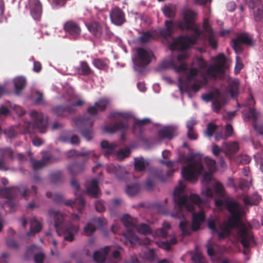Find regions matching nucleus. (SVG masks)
I'll return each instance as SVG.
<instances>
[{
    "label": "nucleus",
    "mask_w": 263,
    "mask_h": 263,
    "mask_svg": "<svg viewBox=\"0 0 263 263\" xmlns=\"http://www.w3.org/2000/svg\"><path fill=\"white\" fill-rule=\"evenodd\" d=\"M225 207L230 213V216L228 221L232 227H238V235L240 242L244 248H249L251 243L254 242V235L252 232L241 222V219L245 214L240 204L235 201H225Z\"/></svg>",
    "instance_id": "1"
},
{
    "label": "nucleus",
    "mask_w": 263,
    "mask_h": 263,
    "mask_svg": "<svg viewBox=\"0 0 263 263\" xmlns=\"http://www.w3.org/2000/svg\"><path fill=\"white\" fill-rule=\"evenodd\" d=\"M184 187L182 185L176 187L174 191V201L175 205L174 211L171 214L172 217L183 218L184 209H186L188 212H192L194 210L193 203L200 205L203 203V200L199 195L195 194L190 195L189 199L192 203L190 202L186 196L182 195Z\"/></svg>",
    "instance_id": "2"
},
{
    "label": "nucleus",
    "mask_w": 263,
    "mask_h": 263,
    "mask_svg": "<svg viewBox=\"0 0 263 263\" xmlns=\"http://www.w3.org/2000/svg\"><path fill=\"white\" fill-rule=\"evenodd\" d=\"M109 103L108 99H100L96 102L93 105L90 106L87 108V111L91 116H84L76 120V124L81 125L80 133L86 139L89 140L92 138V126L95 121L93 117L97 115L99 111L105 110Z\"/></svg>",
    "instance_id": "3"
},
{
    "label": "nucleus",
    "mask_w": 263,
    "mask_h": 263,
    "mask_svg": "<svg viewBox=\"0 0 263 263\" xmlns=\"http://www.w3.org/2000/svg\"><path fill=\"white\" fill-rule=\"evenodd\" d=\"M175 24L176 27L181 30H194L195 34L192 36L187 35L178 36L170 45L169 48L171 50L184 51L189 49L191 45L196 44L197 40L200 35V32L198 29L193 28L192 24L186 21H184L183 22L176 21Z\"/></svg>",
    "instance_id": "4"
},
{
    "label": "nucleus",
    "mask_w": 263,
    "mask_h": 263,
    "mask_svg": "<svg viewBox=\"0 0 263 263\" xmlns=\"http://www.w3.org/2000/svg\"><path fill=\"white\" fill-rule=\"evenodd\" d=\"M49 214L53 218L54 227L59 235L64 234V240L72 241L74 239V235L78 230V228L71 223H66L64 221L63 214L58 211L51 209Z\"/></svg>",
    "instance_id": "5"
},
{
    "label": "nucleus",
    "mask_w": 263,
    "mask_h": 263,
    "mask_svg": "<svg viewBox=\"0 0 263 263\" xmlns=\"http://www.w3.org/2000/svg\"><path fill=\"white\" fill-rule=\"evenodd\" d=\"M21 190H23L22 196L26 200L30 196L35 195L37 193V187L35 185H32L31 190L27 189L24 186L4 187L0 189V194L8 199L6 201V204L12 211L14 210L15 207V204L13 202L12 199L17 196L18 193L21 192Z\"/></svg>",
    "instance_id": "6"
},
{
    "label": "nucleus",
    "mask_w": 263,
    "mask_h": 263,
    "mask_svg": "<svg viewBox=\"0 0 263 263\" xmlns=\"http://www.w3.org/2000/svg\"><path fill=\"white\" fill-rule=\"evenodd\" d=\"M132 117V115L126 112H111L109 118H114L117 122L110 124L104 127L103 129L105 133L114 134L120 130L121 132V139L125 138V132L129 128L128 119Z\"/></svg>",
    "instance_id": "7"
},
{
    "label": "nucleus",
    "mask_w": 263,
    "mask_h": 263,
    "mask_svg": "<svg viewBox=\"0 0 263 263\" xmlns=\"http://www.w3.org/2000/svg\"><path fill=\"white\" fill-rule=\"evenodd\" d=\"M166 173H163L161 171L155 170L153 168H148V178L147 179L145 184V189L147 191H152L154 187V183L151 179L154 180H159L162 182H166L167 179L171 177L175 171L174 167L175 165H166Z\"/></svg>",
    "instance_id": "8"
},
{
    "label": "nucleus",
    "mask_w": 263,
    "mask_h": 263,
    "mask_svg": "<svg viewBox=\"0 0 263 263\" xmlns=\"http://www.w3.org/2000/svg\"><path fill=\"white\" fill-rule=\"evenodd\" d=\"M33 120V123L27 122L24 124V131L30 133L31 129H37L42 133H45L48 124V119L43 113L33 110L30 113Z\"/></svg>",
    "instance_id": "9"
},
{
    "label": "nucleus",
    "mask_w": 263,
    "mask_h": 263,
    "mask_svg": "<svg viewBox=\"0 0 263 263\" xmlns=\"http://www.w3.org/2000/svg\"><path fill=\"white\" fill-rule=\"evenodd\" d=\"M214 60L216 62L214 64L209 65L206 70V74L210 78L215 79L218 78L221 79L224 77L225 74V67L227 59L224 54L221 53H219L215 57Z\"/></svg>",
    "instance_id": "10"
},
{
    "label": "nucleus",
    "mask_w": 263,
    "mask_h": 263,
    "mask_svg": "<svg viewBox=\"0 0 263 263\" xmlns=\"http://www.w3.org/2000/svg\"><path fill=\"white\" fill-rule=\"evenodd\" d=\"M180 219H183V220L180 221L179 223V229L182 231V235L185 236L190 235L192 230L196 231L199 229L201 223L205 219V215L204 212L202 211L198 213H194L192 215L191 228L190 222L185 219L184 216Z\"/></svg>",
    "instance_id": "11"
},
{
    "label": "nucleus",
    "mask_w": 263,
    "mask_h": 263,
    "mask_svg": "<svg viewBox=\"0 0 263 263\" xmlns=\"http://www.w3.org/2000/svg\"><path fill=\"white\" fill-rule=\"evenodd\" d=\"M121 221L127 229L126 232L123 234L125 244L127 245L128 242L131 245L136 243L138 238L134 234L133 230L137 228V219L133 218L128 215H125L122 217Z\"/></svg>",
    "instance_id": "12"
},
{
    "label": "nucleus",
    "mask_w": 263,
    "mask_h": 263,
    "mask_svg": "<svg viewBox=\"0 0 263 263\" xmlns=\"http://www.w3.org/2000/svg\"><path fill=\"white\" fill-rule=\"evenodd\" d=\"M203 158L206 162V164H216L215 160L208 157L204 158L203 156L199 153H189L186 154L184 152H180L179 154V161L187 164H202Z\"/></svg>",
    "instance_id": "13"
},
{
    "label": "nucleus",
    "mask_w": 263,
    "mask_h": 263,
    "mask_svg": "<svg viewBox=\"0 0 263 263\" xmlns=\"http://www.w3.org/2000/svg\"><path fill=\"white\" fill-rule=\"evenodd\" d=\"M137 56L135 60V68L138 71L141 70L140 68H143L148 65L154 57L153 53L149 50L139 47L137 49Z\"/></svg>",
    "instance_id": "14"
},
{
    "label": "nucleus",
    "mask_w": 263,
    "mask_h": 263,
    "mask_svg": "<svg viewBox=\"0 0 263 263\" xmlns=\"http://www.w3.org/2000/svg\"><path fill=\"white\" fill-rule=\"evenodd\" d=\"M232 42V47L237 54L241 53L243 50L241 44L250 46L255 45L253 36L247 32L240 33L236 38L233 39Z\"/></svg>",
    "instance_id": "15"
},
{
    "label": "nucleus",
    "mask_w": 263,
    "mask_h": 263,
    "mask_svg": "<svg viewBox=\"0 0 263 263\" xmlns=\"http://www.w3.org/2000/svg\"><path fill=\"white\" fill-rule=\"evenodd\" d=\"M203 172V165H184L182 167L181 174L186 181L194 182Z\"/></svg>",
    "instance_id": "16"
},
{
    "label": "nucleus",
    "mask_w": 263,
    "mask_h": 263,
    "mask_svg": "<svg viewBox=\"0 0 263 263\" xmlns=\"http://www.w3.org/2000/svg\"><path fill=\"white\" fill-rule=\"evenodd\" d=\"M63 29L66 33L74 40L77 39L82 32L80 24L72 20H68L64 23Z\"/></svg>",
    "instance_id": "17"
},
{
    "label": "nucleus",
    "mask_w": 263,
    "mask_h": 263,
    "mask_svg": "<svg viewBox=\"0 0 263 263\" xmlns=\"http://www.w3.org/2000/svg\"><path fill=\"white\" fill-rule=\"evenodd\" d=\"M109 17L111 22L117 26H121L126 21L124 12L118 7L111 9Z\"/></svg>",
    "instance_id": "18"
},
{
    "label": "nucleus",
    "mask_w": 263,
    "mask_h": 263,
    "mask_svg": "<svg viewBox=\"0 0 263 263\" xmlns=\"http://www.w3.org/2000/svg\"><path fill=\"white\" fill-rule=\"evenodd\" d=\"M199 73V70L196 68H191L187 73L186 79L184 81H180L179 85V89L181 92H186L189 91V83L192 80H195L196 76Z\"/></svg>",
    "instance_id": "19"
},
{
    "label": "nucleus",
    "mask_w": 263,
    "mask_h": 263,
    "mask_svg": "<svg viewBox=\"0 0 263 263\" xmlns=\"http://www.w3.org/2000/svg\"><path fill=\"white\" fill-rule=\"evenodd\" d=\"M28 7L33 19L39 20L41 16L42 8L39 0H29Z\"/></svg>",
    "instance_id": "20"
},
{
    "label": "nucleus",
    "mask_w": 263,
    "mask_h": 263,
    "mask_svg": "<svg viewBox=\"0 0 263 263\" xmlns=\"http://www.w3.org/2000/svg\"><path fill=\"white\" fill-rule=\"evenodd\" d=\"M107 171L108 173L114 174L119 180L126 181L129 174L125 171L121 165H107Z\"/></svg>",
    "instance_id": "21"
},
{
    "label": "nucleus",
    "mask_w": 263,
    "mask_h": 263,
    "mask_svg": "<svg viewBox=\"0 0 263 263\" xmlns=\"http://www.w3.org/2000/svg\"><path fill=\"white\" fill-rule=\"evenodd\" d=\"M158 137L161 139L171 140L176 135V128L173 126H166L158 130Z\"/></svg>",
    "instance_id": "22"
},
{
    "label": "nucleus",
    "mask_w": 263,
    "mask_h": 263,
    "mask_svg": "<svg viewBox=\"0 0 263 263\" xmlns=\"http://www.w3.org/2000/svg\"><path fill=\"white\" fill-rule=\"evenodd\" d=\"M67 156L68 158L73 157H83L88 158L97 159L98 156L93 151H86L79 152L75 149H71L67 153Z\"/></svg>",
    "instance_id": "23"
},
{
    "label": "nucleus",
    "mask_w": 263,
    "mask_h": 263,
    "mask_svg": "<svg viewBox=\"0 0 263 263\" xmlns=\"http://www.w3.org/2000/svg\"><path fill=\"white\" fill-rule=\"evenodd\" d=\"M52 110L55 115L60 117H65L72 113L69 104L57 105L52 108Z\"/></svg>",
    "instance_id": "24"
},
{
    "label": "nucleus",
    "mask_w": 263,
    "mask_h": 263,
    "mask_svg": "<svg viewBox=\"0 0 263 263\" xmlns=\"http://www.w3.org/2000/svg\"><path fill=\"white\" fill-rule=\"evenodd\" d=\"M164 24L165 28L160 31V34L163 38H166L173 34L176 25L175 22L168 20L165 21Z\"/></svg>",
    "instance_id": "25"
},
{
    "label": "nucleus",
    "mask_w": 263,
    "mask_h": 263,
    "mask_svg": "<svg viewBox=\"0 0 263 263\" xmlns=\"http://www.w3.org/2000/svg\"><path fill=\"white\" fill-rule=\"evenodd\" d=\"M0 164H5L8 160L14 159V152L9 147L0 148Z\"/></svg>",
    "instance_id": "26"
},
{
    "label": "nucleus",
    "mask_w": 263,
    "mask_h": 263,
    "mask_svg": "<svg viewBox=\"0 0 263 263\" xmlns=\"http://www.w3.org/2000/svg\"><path fill=\"white\" fill-rule=\"evenodd\" d=\"M87 194L93 197L98 198L101 195V191L98 186V181L96 179L91 180L90 185L87 187Z\"/></svg>",
    "instance_id": "27"
},
{
    "label": "nucleus",
    "mask_w": 263,
    "mask_h": 263,
    "mask_svg": "<svg viewBox=\"0 0 263 263\" xmlns=\"http://www.w3.org/2000/svg\"><path fill=\"white\" fill-rule=\"evenodd\" d=\"M239 228L238 227H232L231 225L229 224V222H227L224 227L222 226H220L219 227V229L215 233H217L218 235V238L219 239H223L227 236H229L231 232V230L233 228Z\"/></svg>",
    "instance_id": "28"
},
{
    "label": "nucleus",
    "mask_w": 263,
    "mask_h": 263,
    "mask_svg": "<svg viewBox=\"0 0 263 263\" xmlns=\"http://www.w3.org/2000/svg\"><path fill=\"white\" fill-rule=\"evenodd\" d=\"M224 100V99L219 90H217L215 93L214 100L212 102V104L213 110L215 112L218 113L219 112L222 107L221 101H223Z\"/></svg>",
    "instance_id": "29"
},
{
    "label": "nucleus",
    "mask_w": 263,
    "mask_h": 263,
    "mask_svg": "<svg viewBox=\"0 0 263 263\" xmlns=\"http://www.w3.org/2000/svg\"><path fill=\"white\" fill-rule=\"evenodd\" d=\"M101 146L103 149L104 155L107 156L113 153L117 144L114 143H110L106 140H103L101 143Z\"/></svg>",
    "instance_id": "30"
},
{
    "label": "nucleus",
    "mask_w": 263,
    "mask_h": 263,
    "mask_svg": "<svg viewBox=\"0 0 263 263\" xmlns=\"http://www.w3.org/2000/svg\"><path fill=\"white\" fill-rule=\"evenodd\" d=\"M109 60L106 58H97L92 61L93 65L99 70H106L108 68Z\"/></svg>",
    "instance_id": "31"
},
{
    "label": "nucleus",
    "mask_w": 263,
    "mask_h": 263,
    "mask_svg": "<svg viewBox=\"0 0 263 263\" xmlns=\"http://www.w3.org/2000/svg\"><path fill=\"white\" fill-rule=\"evenodd\" d=\"M88 29L97 37H100L102 34L103 28L99 23L96 22L90 23L88 26Z\"/></svg>",
    "instance_id": "32"
},
{
    "label": "nucleus",
    "mask_w": 263,
    "mask_h": 263,
    "mask_svg": "<svg viewBox=\"0 0 263 263\" xmlns=\"http://www.w3.org/2000/svg\"><path fill=\"white\" fill-rule=\"evenodd\" d=\"M26 83V80L23 77H17L14 79L15 91L17 95H19L21 91L25 88Z\"/></svg>",
    "instance_id": "33"
},
{
    "label": "nucleus",
    "mask_w": 263,
    "mask_h": 263,
    "mask_svg": "<svg viewBox=\"0 0 263 263\" xmlns=\"http://www.w3.org/2000/svg\"><path fill=\"white\" fill-rule=\"evenodd\" d=\"M261 200V197L258 194H254L251 196H245L243 201L246 205H256Z\"/></svg>",
    "instance_id": "34"
},
{
    "label": "nucleus",
    "mask_w": 263,
    "mask_h": 263,
    "mask_svg": "<svg viewBox=\"0 0 263 263\" xmlns=\"http://www.w3.org/2000/svg\"><path fill=\"white\" fill-rule=\"evenodd\" d=\"M42 229V224L36 219H34L31 223L30 231L27 232V235L28 236L34 235L35 233L40 232Z\"/></svg>",
    "instance_id": "35"
},
{
    "label": "nucleus",
    "mask_w": 263,
    "mask_h": 263,
    "mask_svg": "<svg viewBox=\"0 0 263 263\" xmlns=\"http://www.w3.org/2000/svg\"><path fill=\"white\" fill-rule=\"evenodd\" d=\"M155 32L147 31L142 32L141 36L139 37V41L142 43H146L155 39Z\"/></svg>",
    "instance_id": "36"
},
{
    "label": "nucleus",
    "mask_w": 263,
    "mask_h": 263,
    "mask_svg": "<svg viewBox=\"0 0 263 263\" xmlns=\"http://www.w3.org/2000/svg\"><path fill=\"white\" fill-rule=\"evenodd\" d=\"M239 84L237 80H234L229 85V91L231 96L234 98L238 95Z\"/></svg>",
    "instance_id": "37"
},
{
    "label": "nucleus",
    "mask_w": 263,
    "mask_h": 263,
    "mask_svg": "<svg viewBox=\"0 0 263 263\" xmlns=\"http://www.w3.org/2000/svg\"><path fill=\"white\" fill-rule=\"evenodd\" d=\"M50 179L52 184H57L64 180V177L61 172L56 171L50 174Z\"/></svg>",
    "instance_id": "38"
},
{
    "label": "nucleus",
    "mask_w": 263,
    "mask_h": 263,
    "mask_svg": "<svg viewBox=\"0 0 263 263\" xmlns=\"http://www.w3.org/2000/svg\"><path fill=\"white\" fill-rule=\"evenodd\" d=\"M42 154V159L37 161L34 164H46V163L52 161L53 157L51 153L48 151H43Z\"/></svg>",
    "instance_id": "39"
},
{
    "label": "nucleus",
    "mask_w": 263,
    "mask_h": 263,
    "mask_svg": "<svg viewBox=\"0 0 263 263\" xmlns=\"http://www.w3.org/2000/svg\"><path fill=\"white\" fill-rule=\"evenodd\" d=\"M79 70L83 76H89L91 74L92 70L88 63L85 61H80Z\"/></svg>",
    "instance_id": "40"
},
{
    "label": "nucleus",
    "mask_w": 263,
    "mask_h": 263,
    "mask_svg": "<svg viewBox=\"0 0 263 263\" xmlns=\"http://www.w3.org/2000/svg\"><path fill=\"white\" fill-rule=\"evenodd\" d=\"M253 9H254L253 15L255 21L256 22L263 21V5H260L256 8L254 7Z\"/></svg>",
    "instance_id": "41"
},
{
    "label": "nucleus",
    "mask_w": 263,
    "mask_h": 263,
    "mask_svg": "<svg viewBox=\"0 0 263 263\" xmlns=\"http://www.w3.org/2000/svg\"><path fill=\"white\" fill-rule=\"evenodd\" d=\"M140 189V185L137 183H134L127 185L125 191L128 195L133 196L139 193Z\"/></svg>",
    "instance_id": "42"
},
{
    "label": "nucleus",
    "mask_w": 263,
    "mask_h": 263,
    "mask_svg": "<svg viewBox=\"0 0 263 263\" xmlns=\"http://www.w3.org/2000/svg\"><path fill=\"white\" fill-rule=\"evenodd\" d=\"M84 170V165H69L68 170L69 173L73 176L77 175Z\"/></svg>",
    "instance_id": "43"
},
{
    "label": "nucleus",
    "mask_w": 263,
    "mask_h": 263,
    "mask_svg": "<svg viewBox=\"0 0 263 263\" xmlns=\"http://www.w3.org/2000/svg\"><path fill=\"white\" fill-rule=\"evenodd\" d=\"M226 148L230 153H235L239 149V144L236 141L228 143L226 145Z\"/></svg>",
    "instance_id": "44"
},
{
    "label": "nucleus",
    "mask_w": 263,
    "mask_h": 263,
    "mask_svg": "<svg viewBox=\"0 0 263 263\" xmlns=\"http://www.w3.org/2000/svg\"><path fill=\"white\" fill-rule=\"evenodd\" d=\"M130 153V151L128 148H121L117 152L116 156L117 159L122 160L128 157Z\"/></svg>",
    "instance_id": "45"
},
{
    "label": "nucleus",
    "mask_w": 263,
    "mask_h": 263,
    "mask_svg": "<svg viewBox=\"0 0 263 263\" xmlns=\"http://www.w3.org/2000/svg\"><path fill=\"white\" fill-rule=\"evenodd\" d=\"M139 233L144 235L150 234L152 233V230L146 224H141L139 227L137 225V228Z\"/></svg>",
    "instance_id": "46"
},
{
    "label": "nucleus",
    "mask_w": 263,
    "mask_h": 263,
    "mask_svg": "<svg viewBox=\"0 0 263 263\" xmlns=\"http://www.w3.org/2000/svg\"><path fill=\"white\" fill-rule=\"evenodd\" d=\"M53 8L58 9L65 6L68 0H48Z\"/></svg>",
    "instance_id": "47"
},
{
    "label": "nucleus",
    "mask_w": 263,
    "mask_h": 263,
    "mask_svg": "<svg viewBox=\"0 0 263 263\" xmlns=\"http://www.w3.org/2000/svg\"><path fill=\"white\" fill-rule=\"evenodd\" d=\"M85 204V201L82 197L77 198L74 200V208H77L79 213H82Z\"/></svg>",
    "instance_id": "48"
},
{
    "label": "nucleus",
    "mask_w": 263,
    "mask_h": 263,
    "mask_svg": "<svg viewBox=\"0 0 263 263\" xmlns=\"http://www.w3.org/2000/svg\"><path fill=\"white\" fill-rule=\"evenodd\" d=\"M196 13L191 10H186L183 15V20L186 21L193 25V21L196 16Z\"/></svg>",
    "instance_id": "49"
},
{
    "label": "nucleus",
    "mask_w": 263,
    "mask_h": 263,
    "mask_svg": "<svg viewBox=\"0 0 263 263\" xmlns=\"http://www.w3.org/2000/svg\"><path fill=\"white\" fill-rule=\"evenodd\" d=\"M164 15L169 18H172L175 15V9L171 8L168 6H165L162 9Z\"/></svg>",
    "instance_id": "50"
},
{
    "label": "nucleus",
    "mask_w": 263,
    "mask_h": 263,
    "mask_svg": "<svg viewBox=\"0 0 263 263\" xmlns=\"http://www.w3.org/2000/svg\"><path fill=\"white\" fill-rule=\"evenodd\" d=\"M45 165H32V170L34 173L33 180L35 182H39L41 181V178L38 175V173Z\"/></svg>",
    "instance_id": "51"
},
{
    "label": "nucleus",
    "mask_w": 263,
    "mask_h": 263,
    "mask_svg": "<svg viewBox=\"0 0 263 263\" xmlns=\"http://www.w3.org/2000/svg\"><path fill=\"white\" fill-rule=\"evenodd\" d=\"M243 68V64L241 58L239 56L236 57V63L234 67V72L236 74L240 73L241 70Z\"/></svg>",
    "instance_id": "52"
},
{
    "label": "nucleus",
    "mask_w": 263,
    "mask_h": 263,
    "mask_svg": "<svg viewBox=\"0 0 263 263\" xmlns=\"http://www.w3.org/2000/svg\"><path fill=\"white\" fill-rule=\"evenodd\" d=\"M251 158L247 155H239L237 158L238 164H248L251 161Z\"/></svg>",
    "instance_id": "53"
},
{
    "label": "nucleus",
    "mask_w": 263,
    "mask_h": 263,
    "mask_svg": "<svg viewBox=\"0 0 263 263\" xmlns=\"http://www.w3.org/2000/svg\"><path fill=\"white\" fill-rule=\"evenodd\" d=\"M197 65L200 70H207L209 67L207 62L201 57L197 58Z\"/></svg>",
    "instance_id": "54"
},
{
    "label": "nucleus",
    "mask_w": 263,
    "mask_h": 263,
    "mask_svg": "<svg viewBox=\"0 0 263 263\" xmlns=\"http://www.w3.org/2000/svg\"><path fill=\"white\" fill-rule=\"evenodd\" d=\"M96 230L95 225L91 222H88L84 228V233L87 236L91 235Z\"/></svg>",
    "instance_id": "55"
},
{
    "label": "nucleus",
    "mask_w": 263,
    "mask_h": 263,
    "mask_svg": "<svg viewBox=\"0 0 263 263\" xmlns=\"http://www.w3.org/2000/svg\"><path fill=\"white\" fill-rule=\"evenodd\" d=\"M175 63L173 61H165L163 62L158 67L159 69H173Z\"/></svg>",
    "instance_id": "56"
},
{
    "label": "nucleus",
    "mask_w": 263,
    "mask_h": 263,
    "mask_svg": "<svg viewBox=\"0 0 263 263\" xmlns=\"http://www.w3.org/2000/svg\"><path fill=\"white\" fill-rule=\"evenodd\" d=\"M93 259L95 261L99 263H102L106 260L104 255L103 254L102 252L96 251L93 253Z\"/></svg>",
    "instance_id": "57"
},
{
    "label": "nucleus",
    "mask_w": 263,
    "mask_h": 263,
    "mask_svg": "<svg viewBox=\"0 0 263 263\" xmlns=\"http://www.w3.org/2000/svg\"><path fill=\"white\" fill-rule=\"evenodd\" d=\"M217 128V125L212 123H209L207 125L206 130L205 132L206 136H208L209 137H212L214 133L216 131Z\"/></svg>",
    "instance_id": "58"
},
{
    "label": "nucleus",
    "mask_w": 263,
    "mask_h": 263,
    "mask_svg": "<svg viewBox=\"0 0 263 263\" xmlns=\"http://www.w3.org/2000/svg\"><path fill=\"white\" fill-rule=\"evenodd\" d=\"M152 163L149 159H146L143 157H137L134 158V164H150Z\"/></svg>",
    "instance_id": "59"
},
{
    "label": "nucleus",
    "mask_w": 263,
    "mask_h": 263,
    "mask_svg": "<svg viewBox=\"0 0 263 263\" xmlns=\"http://www.w3.org/2000/svg\"><path fill=\"white\" fill-rule=\"evenodd\" d=\"M150 122L151 120L148 118H144L142 120H137L135 122L133 126V130H134L137 126L141 127L144 125L147 124Z\"/></svg>",
    "instance_id": "60"
},
{
    "label": "nucleus",
    "mask_w": 263,
    "mask_h": 263,
    "mask_svg": "<svg viewBox=\"0 0 263 263\" xmlns=\"http://www.w3.org/2000/svg\"><path fill=\"white\" fill-rule=\"evenodd\" d=\"M4 133L7 137L9 138H13L17 135V132L13 127H11L5 129L4 130Z\"/></svg>",
    "instance_id": "61"
},
{
    "label": "nucleus",
    "mask_w": 263,
    "mask_h": 263,
    "mask_svg": "<svg viewBox=\"0 0 263 263\" xmlns=\"http://www.w3.org/2000/svg\"><path fill=\"white\" fill-rule=\"evenodd\" d=\"M214 189L216 192V193L219 195H223L224 194V186L219 182H216L214 185Z\"/></svg>",
    "instance_id": "62"
},
{
    "label": "nucleus",
    "mask_w": 263,
    "mask_h": 263,
    "mask_svg": "<svg viewBox=\"0 0 263 263\" xmlns=\"http://www.w3.org/2000/svg\"><path fill=\"white\" fill-rule=\"evenodd\" d=\"M208 42L213 49H216L217 46V40L215 35L210 34L208 37Z\"/></svg>",
    "instance_id": "63"
},
{
    "label": "nucleus",
    "mask_w": 263,
    "mask_h": 263,
    "mask_svg": "<svg viewBox=\"0 0 263 263\" xmlns=\"http://www.w3.org/2000/svg\"><path fill=\"white\" fill-rule=\"evenodd\" d=\"M192 259L194 263H205L203 256L198 253H195L192 256Z\"/></svg>",
    "instance_id": "64"
}]
</instances>
